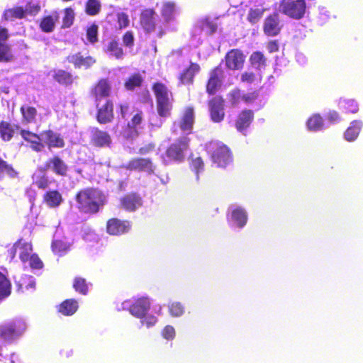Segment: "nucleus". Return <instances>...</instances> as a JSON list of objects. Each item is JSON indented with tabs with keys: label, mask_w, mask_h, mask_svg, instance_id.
<instances>
[{
	"label": "nucleus",
	"mask_w": 363,
	"mask_h": 363,
	"mask_svg": "<svg viewBox=\"0 0 363 363\" xmlns=\"http://www.w3.org/2000/svg\"><path fill=\"white\" fill-rule=\"evenodd\" d=\"M117 113L123 120L128 121L127 123L121 130V136L126 140H133L137 138L143 128L144 113L138 108L131 106L128 102L119 103L117 105Z\"/></svg>",
	"instance_id": "nucleus-1"
},
{
	"label": "nucleus",
	"mask_w": 363,
	"mask_h": 363,
	"mask_svg": "<svg viewBox=\"0 0 363 363\" xmlns=\"http://www.w3.org/2000/svg\"><path fill=\"white\" fill-rule=\"evenodd\" d=\"M74 200L77 208L81 213L94 215L105 205L106 199L98 188L86 187L77 192Z\"/></svg>",
	"instance_id": "nucleus-2"
},
{
	"label": "nucleus",
	"mask_w": 363,
	"mask_h": 363,
	"mask_svg": "<svg viewBox=\"0 0 363 363\" xmlns=\"http://www.w3.org/2000/svg\"><path fill=\"white\" fill-rule=\"evenodd\" d=\"M151 89L155 98L158 116L164 118L170 117L174 102L173 93L166 84L161 82L153 83Z\"/></svg>",
	"instance_id": "nucleus-3"
},
{
	"label": "nucleus",
	"mask_w": 363,
	"mask_h": 363,
	"mask_svg": "<svg viewBox=\"0 0 363 363\" xmlns=\"http://www.w3.org/2000/svg\"><path fill=\"white\" fill-rule=\"evenodd\" d=\"M190 139L182 136L169 145L162 155V162L168 165L171 162L180 163L184 161L186 152L189 148Z\"/></svg>",
	"instance_id": "nucleus-4"
},
{
	"label": "nucleus",
	"mask_w": 363,
	"mask_h": 363,
	"mask_svg": "<svg viewBox=\"0 0 363 363\" xmlns=\"http://www.w3.org/2000/svg\"><path fill=\"white\" fill-rule=\"evenodd\" d=\"M207 148L211 152V158L218 167L225 168L233 160V153L225 144L220 141L210 142Z\"/></svg>",
	"instance_id": "nucleus-5"
},
{
	"label": "nucleus",
	"mask_w": 363,
	"mask_h": 363,
	"mask_svg": "<svg viewBox=\"0 0 363 363\" xmlns=\"http://www.w3.org/2000/svg\"><path fill=\"white\" fill-rule=\"evenodd\" d=\"M279 9L284 15L299 20L306 13V2L305 0H281Z\"/></svg>",
	"instance_id": "nucleus-6"
},
{
	"label": "nucleus",
	"mask_w": 363,
	"mask_h": 363,
	"mask_svg": "<svg viewBox=\"0 0 363 363\" xmlns=\"http://www.w3.org/2000/svg\"><path fill=\"white\" fill-rule=\"evenodd\" d=\"M40 170L41 172L51 171L56 176L66 177L68 175L69 166L58 155H54L47 160Z\"/></svg>",
	"instance_id": "nucleus-7"
},
{
	"label": "nucleus",
	"mask_w": 363,
	"mask_h": 363,
	"mask_svg": "<svg viewBox=\"0 0 363 363\" xmlns=\"http://www.w3.org/2000/svg\"><path fill=\"white\" fill-rule=\"evenodd\" d=\"M209 116L213 123H221L225 116V99L220 95L213 96L208 101Z\"/></svg>",
	"instance_id": "nucleus-8"
},
{
	"label": "nucleus",
	"mask_w": 363,
	"mask_h": 363,
	"mask_svg": "<svg viewBox=\"0 0 363 363\" xmlns=\"http://www.w3.org/2000/svg\"><path fill=\"white\" fill-rule=\"evenodd\" d=\"M224 78V71L220 65L213 68L206 84V91L209 96H214L221 88Z\"/></svg>",
	"instance_id": "nucleus-9"
},
{
	"label": "nucleus",
	"mask_w": 363,
	"mask_h": 363,
	"mask_svg": "<svg viewBox=\"0 0 363 363\" xmlns=\"http://www.w3.org/2000/svg\"><path fill=\"white\" fill-rule=\"evenodd\" d=\"M156 11L152 8L145 9L140 13V25L145 33L151 34L156 30Z\"/></svg>",
	"instance_id": "nucleus-10"
},
{
	"label": "nucleus",
	"mask_w": 363,
	"mask_h": 363,
	"mask_svg": "<svg viewBox=\"0 0 363 363\" xmlns=\"http://www.w3.org/2000/svg\"><path fill=\"white\" fill-rule=\"evenodd\" d=\"M106 233L111 235H121L128 233L131 229V222L111 218L106 221Z\"/></svg>",
	"instance_id": "nucleus-11"
},
{
	"label": "nucleus",
	"mask_w": 363,
	"mask_h": 363,
	"mask_svg": "<svg viewBox=\"0 0 363 363\" xmlns=\"http://www.w3.org/2000/svg\"><path fill=\"white\" fill-rule=\"evenodd\" d=\"M96 121L100 124L111 123L114 119V104L111 99H106L101 106L96 103Z\"/></svg>",
	"instance_id": "nucleus-12"
},
{
	"label": "nucleus",
	"mask_w": 363,
	"mask_h": 363,
	"mask_svg": "<svg viewBox=\"0 0 363 363\" xmlns=\"http://www.w3.org/2000/svg\"><path fill=\"white\" fill-rule=\"evenodd\" d=\"M89 143L91 146L95 147H109L112 143V139L108 132L95 127L90 131Z\"/></svg>",
	"instance_id": "nucleus-13"
},
{
	"label": "nucleus",
	"mask_w": 363,
	"mask_h": 363,
	"mask_svg": "<svg viewBox=\"0 0 363 363\" xmlns=\"http://www.w3.org/2000/svg\"><path fill=\"white\" fill-rule=\"evenodd\" d=\"M124 168L130 171L145 172L149 174H153L155 166L149 158L137 157L128 161Z\"/></svg>",
	"instance_id": "nucleus-14"
},
{
	"label": "nucleus",
	"mask_w": 363,
	"mask_h": 363,
	"mask_svg": "<svg viewBox=\"0 0 363 363\" xmlns=\"http://www.w3.org/2000/svg\"><path fill=\"white\" fill-rule=\"evenodd\" d=\"M111 93V84L108 78L99 79L91 87V94L96 102L103 98H108Z\"/></svg>",
	"instance_id": "nucleus-15"
},
{
	"label": "nucleus",
	"mask_w": 363,
	"mask_h": 363,
	"mask_svg": "<svg viewBox=\"0 0 363 363\" xmlns=\"http://www.w3.org/2000/svg\"><path fill=\"white\" fill-rule=\"evenodd\" d=\"M282 27L279 14L274 12L265 18L263 31L266 35L273 37L280 33Z\"/></svg>",
	"instance_id": "nucleus-16"
},
{
	"label": "nucleus",
	"mask_w": 363,
	"mask_h": 363,
	"mask_svg": "<svg viewBox=\"0 0 363 363\" xmlns=\"http://www.w3.org/2000/svg\"><path fill=\"white\" fill-rule=\"evenodd\" d=\"M142 205V198L135 192L126 194L120 199V207L128 212L135 211Z\"/></svg>",
	"instance_id": "nucleus-17"
},
{
	"label": "nucleus",
	"mask_w": 363,
	"mask_h": 363,
	"mask_svg": "<svg viewBox=\"0 0 363 363\" xmlns=\"http://www.w3.org/2000/svg\"><path fill=\"white\" fill-rule=\"evenodd\" d=\"M245 60V56L239 49H232L228 51L225 57V65L231 70H237L242 68Z\"/></svg>",
	"instance_id": "nucleus-18"
},
{
	"label": "nucleus",
	"mask_w": 363,
	"mask_h": 363,
	"mask_svg": "<svg viewBox=\"0 0 363 363\" xmlns=\"http://www.w3.org/2000/svg\"><path fill=\"white\" fill-rule=\"evenodd\" d=\"M195 123V111L194 108L189 106L184 108L180 117L179 126L181 130L187 135L192 133L194 125Z\"/></svg>",
	"instance_id": "nucleus-19"
},
{
	"label": "nucleus",
	"mask_w": 363,
	"mask_h": 363,
	"mask_svg": "<svg viewBox=\"0 0 363 363\" xmlns=\"http://www.w3.org/2000/svg\"><path fill=\"white\" fill-rule=\"evenodd\" d=\"M66 59L76 69L81 67L89 69L96 62V60L94 57L90 55L84 57L80 52L69 55Z\"/></svg>",
	"instance_id": "nucleus-20"
},
{
	"label": "nucleus",
	"mask_w": 363,
	"mask_h": 363,
	"mask_svg": "<svg viewBox=\"0 0 363 363\" xmlns=\"http://www.w3.org/2000/svg\"><path fill=\"white\" fill-rule=\"evenodd\" d=\"M254 112L250 109L245 108L240 111L235 121V126L238 132L243 133L251 125L254 120Z\"/></svg>",
	"instance_id": "nucleus-21"
},
{
	"label": "nucleus",
	"mask_w": 363,
	"mask_h": 363,
	"mask_svg": "<svg viewBox=\"0 0 363 363\" xmlns=\"http://www.w3.org/2000/svg\"><path fill=\"white\" fill-rule=\"evenodd\" d=\"M201 67L198 63L191 62L187 67L179 74L178 79L184 85L193 84L195 76L200 72Z\"/></svg>",
	"instance_id": "nucleus-22"
},
{
	"label": "nucleus",
	"mask_w": 363,
	"mask_h": 363,
	"mask_svg": "<svg viewBox=\"0 0 363 363\" xmlns=\"http://www.w3.org/2000/svg\"><path fill=\"white\" fill-rule=\"evenodd\" d=\"M60 18V13L57 11H52L49 15L43 16L39 21L38 26L42 32L50 33L55 29L56 23Z\"/></svg>",
	"instance_id": "nucleus-23"
},
{
	"label": "nucleus",
	"mask_w": 363,
	"mask_h": 363,
	"mask_svg": "<svg viewBox=\"0 0 363 363\" xmlns=\"http://www.w3.org/2000/svg\"><path fill=\"white\" fill-rule=\"evenodd\" d=\"M41 135L45 137V143L49 149H60L65 146V141L62 136L51 129L43 130Z\"/></svg>",
	"instance_id": "nucleus-24"
},
{
	"label": "nucleus",
	"mask_w": 363,
	"mask_h": 363,
	"mask_svg": "<svg viewBox=\"0 0 363 363\" xmlns=\"http://www.w3.org/2000/svg\"><path fill=\"white\" fill-rule=\"evenodd\" d=\"M150 308V303L147 298H139L130 305L129 311L130 313L137 317L143 318L147 313Z\"/></svg>",
	"instance_id": "nucleus-25"
},
{
	"label": "nucleus",
	"mask_w": 363,
	"mask_h": 363,
	"mask_svg": "<svg viewBox=\"0 0 363 363\" xmlns=\"http://www.w3.org/2000/svg\"><path fill=\"white\" fill-rule=\"evenodd\" d=\"M20 129L17 124H12L11 122L1 120L0 121V138L3 142L11 141L16 133V130Z\"/></svg>",
	"instance_id": "nucleus-26"
},
{
	"label": "nucleus",
	"mask_w": 363,
	"mask_h": 363,
	"mask_svg": "<svg viewBox=\"0 0 363 363\" xmlns=\"http://www.w3.org/2000/svg\"><path fill=\"white\" fill-rule=\"evenodd\" d=\"M24 329L23 326L18 325L16 323H10L1 328L0 335L4 339L12 340L20 336Z\"/></svg>",
	"instance_id": "nucleus-27"
},
{
	"label": "nucleus",
	"mask_w": 363,
	"mask_h": 363,
	"mask_svg": "<svg viewBox=\"0 0 363 363\" xmlns=\"http://www.w3.org/2000/svg\"><path fill=\"white\" fill-rule=\"evenodd\" d=\"M20 113L21 115V123L23 125L36 122L38 113L35 107L28 104H23L20 108Z\"/></svg>",
	"instance_id": "nucleus-28"
},
{
	"label": "nucleus",
	"mask_w": 363,
	"mask_h": 363,
	"mask_svg": "<svg viewBox=\"0 0 363 363\" xmlns=\"http://www.w3.org/2000/svg\"><path fill=\"white\" fill-rule=\"evenodd\" d=\"M76 78L77 77H74L70 72L65 69H58L53 70L52 79L60 85L65 86H71Z\"/></svg>",
	"instance_id": "nucleus-29"
},
{
	"label": "nucleus",
	"mask_w": 363,
	"mask_h": 363,
	"mask_svg": "<svg viewBox=\"0 0 363 363\" xmlns=\"http://www.w3.org/2000/svg\"><path fill=\"white\" fill-rule=\"evenodd\" d=\"M104 52L116 60H122L125 56V52L117 39H111L104 48Z\"/></svg>",
	"instance_id": "nucleus-30"
},
{
	"label": "nucleus",
	"mask_w": 363,
	"mask_h": 363,
	"mask_svg": "<svg viewBox=\"0 0 363 363\" xmlns=\"http://www.w3.org/2000/svg\"><path fill=\"white\" fill-rule=\"evenodd\" d=\"M24 11L23 7L21 6H16L12 8L6 9L2 13L1 20L2 21L9 22L13 21L16 19H23Z\"/></svg>",
	"instance_id": "nucleus-31"
},
{
	"label": "nucleus",
	"mask_w": 363,
	"mask_h": 363,
	"mask_svg": "<svg viewBox=\"0 0 363 363\" xmlns=\"http://www.w3.org/2000/svg\"><path fill=\"white\" fill-rule=\"evenodd\" d=\"M43 201L50 208L58 207L63 201L62 194L57 190H49L43 196Z\"/></svg>",
	"instance_id": "nucleus-32"
},
{
	"label": "nucleus",
	"mask_w": 363,
	"mask_h": 363,
	"mask_svg": "<svg viewBox=\"0 0 363 363\" xmlns=\"http://www.w3.org/2000/svg\"><path fill=\"white\" fill-rule=\"evenodd\" d=\"M78 302L73 298L66 299L57 307V311L65 316L72 315L78 310Z\"/></svg>",
	"instance_id": "nucleus-33"
},
{
	"label": "nucleus",
	"mask_w": 363,
	"mask_h": 363,
	"mask_svg": "<svg viewBox=\"0 0 363 363\" xmlns=\"http://www.w3.org/2000/svg\"><path fill=\"white\" fill-rule=\"evenodd\" d=\"M362 125L360 121H353L345 132V138L350 142L354 140L359 134Z\"/></svg>",
	"instance_id": "nucleus-34"
},
{
	"label": "nucleus",
	"mask_w": 363,
	"mask_h": 363,
	"mask_svg": "<svg viewBox=\"0 0 363 363\" xmlns=\"http://www.w3.org/2000/svg\"><path fill=\"white\" fill-rule=\"evenodd\" d=\"M143 82V78L139 73H134L126 79L124 82V87L128 91H133L136 88H139L142 86Z\"/></svg>",
	"instance_id": "nucleus-35"
},
{
	"label": "nucleus",
	"mask_w": 363,
	"mask_h": 363,
	"mask_svg": "<svg viewBox=\"0 0 363 363\" xmlns=\"http://www.w3.org/2000/svg\"><path fill=\"white\" fill-rule=\"evenodd\" d=\"M18 291H28L29 289H34L35 287V281L32 276L24 275L16 281Z\"/></svg>",
	"instance_id": "nucleus-36"
},
{
	"label": "nucleus",
	"mask_w": 363,
	"mask_h": 363,
	"mask_svg": "<svg viewBox=\"0 0 363 363\" xmlns=\"http://www.w3.org/2000/svg\"><path fill=\"white\" fill-rule=\"evenodd\" d=\"M102 5L100 0H86L84 11L90 16H95L101 11Z\"/></svg>",
	"instance_id": "nucleus-37"
},
{
	"label": "nucleus",
	"mask_w": 363,
	"mask_h": 363,
	"mask_svg": "<svg viewBox=\"0 0 363 363\" xmlns=\"http://www.w3.org/2000/svg\"><path fill=\"white\" fill-rule=\"evenodd\" d=\"M340 108L345 113H356L358 110V104L354 99H342L339 101Z\"/></svg>",
	"instance_id": "nucleus-38"
},
{
	"label": "nucleus",
	"mask_w": 363,
	"mask_h": 363,
	"mask_svg": "<svg viewBox=\"0 0 363 363\" xmlns=\"http://www.w3.org/2000/svg\"><path fill=\"white\" fill-rule=\"evenodd\" d=\"M11 284L9 279L0 272V300H3L11 295Z\"/></svg>",
	"instance_id": "nucleus-39"
},
{
	"label": "nucleus",
	"mask_w": 363,
	"mask_h": 363,
	"mask_svg": "<svg viewBox=\"0 0 363 363\" xmlns=\"http://www.w3.org/2000/svg\"><path fill=\"white\" fill-rule=\"evenodd\" d=\"M250 62L256 69L264 68L267 65V59L260 51H255L250 57Z\"/></svg>",
	"instance_id": "nucleus-40"
},
{
	"label": "nucleus",
	"mask_w": 363,
	"mask_h": 363,
	"mask_svg": "<svg viewBox=\"0 0 363 363\" xmlns=\"http://www.w3.org/2000/svg\"><path fill=\"white\" fill-rule=\"evenodd\" d=\"M72 286L75 291L82 295H86L89 292V284L83 277H76L73 280Z\"/></svg>",
	"instance_id": "nucleus-41"
},
{
	"label": "nucleus",
	"mask_w": 363,
	"mask_h": 363,
	"mask_svg": "<svg viewBox=\"0 0 363 363\" xmlns=\"http://www.w3.org/2000/svg\"><path fill=\"white\" fill-rule=\"evenodd\" d=\"M63 13L61 28L63 29L70 28L73 25L75 18L74 9L72 7H67L63 10Z\"/></svg>",
	"instance_id": "nucleus-42"
},
{
	"label": "nucleus",
	"mask_w": 363,
	"mask_h": 363,
	"mask_svg": "<svg viewBox=\"0 0 363 363\" xmlns=\"http://www.w3.org/2000/svg\"><path fill=\"white\" fill-rule=\"evenodd\" d=\"M232 218L239 228H242L247 223V216L241 208H237L232 212Z\"/></svg>",
	"instance_id": "nucleus-43"
},
{
	"label": "nucleus",
	"mask_w": 363,
	"mask_h": 363,
	"mask_svg": "<svg viewBox=\"0 0 363 363\" xmlns=\"http://www.w3.org/2000/svg\"><path fill=\"white\" fill-rule=\"evenodd\" d=\"M175 11V4L173 2H165L161 10V15L166 22H169L174 19V13Z\"/></svg>",
	"instance_id": "nucleus-44"
},
{
	"label": "nucleus",
	"mask_w": 363,
	"mask_h": 363,
	"mask_svg": "<svg viewBox=\"0 0 363 363\" xmlns=\"http://www.w3.org/2000/svg\"><path fill=\"white\" fill-rule=\"evenodd\" d=\"M11 46L8 43H0V62H9L13 60Z\"/></svg>",
	"instance_id": "nucleus-45"
},
{
	"label": "nucleus",
	"mask_w": 363,
	"mask_h": 363,
	"mask_svg": "<svg viewBox=\"0 0 363 363\" xmlns=\"http://www.w3.org/2000/svg\"><path fill=\"white\" fill-rule=\"evenodd\" d=\"M41 11V6L38 2H34L33 1H28L25 8H23L24 16L26 18L27 16H35Z\"/></svg>",
	"instance_id": "nucleus-46"
},
{
	"label": "nucleus",
	"mask_w": 363,
	"mask_h": 363,
	"mask_svg": "<svg viewBox=\"0 0 363 363\" xmlns=\"http://www.w3.org/2000/svg\"><path fill=\"white\" fill-rule=\"evenodd\" d=\"M52 250L54 253L62 255L69 249V245L62 240H55L52 242Z\"/></svg>",
	"instance_id": "nucleus-47"
},
{
	"label": "nucleus",
	"mask_w": 363,
	"mask_h": 363,
	"mask_svg": "<svg viewBox=\"0 0 363 363\" xmlns=\"http://www.w3.org/2000/svg\"><path fill=\"white\" fill-rule=\"evenodd\" d=\"M264 12V9L260 8H250L247 16V20L251 24H255L258 23L263 16Z\"/></svg>",
	"instance_id": "nucleus-48"
},
{
	"label": "nucleus",
	"mask_w": 363,
	"mask_h": 363,
	"mask_svg": "<svg viewBox=\"0 0 363 363\" xmlns=\"http://www.w3.org/2000/svg\"><path fill=\"white\" fill-rule=\"evenodd\" d=\"M86 38L89 43L94 44L99 40V26L96 23H93L86 29Z\"/></svg>",
	"instance_id": "nucleus-49"
},
{
	"label": "nucleus",
	"mask_w": 363,
	"mask_h": 363,
	"mask_svg": "<svg viewBox=\"0 0 363 363\" xmlns=\"http://www.w3.org/2000/svg\"><path fill=\"white\" fill-rule=\"evenodd\" d=\"M307 125L309 130L317 131L323 125V118L320 115L315 114L308 118Z\"/></svg>",
	"instance_id": "nucleus-50"
},
{
	"label": "nucleus",
	"mask_w": 363,
	"mask_h": 363,
	"mask_svg": "<svg viewBox=\"0 0 363 363\" xmlns=\"http://www.w3.org/2000/svg\"><path fill=\"white\" fill-rule=\"evenodd\" d=\"M123 45L129 49H132L135 45V35L132 30L125 31L122 35Z\"/></svg>",
	"instance_id": "nucleus-51"
},
{
	"label": "nucleus",
	"mask_w": 363,
	"mask_h": 363,
	"mask_svg": "<svg viewBox=\"0 0 363 363\" xmlns=\"http://www.w3.org/2000/svg\"><path fill=\"white\" fill-rule=\"evenodd\" d=\"M117 23H118V28L119 30H123L129 26L130 20L129 16L126 13L119 12L116 14Z\"/></svg>",
	"instance_id": "nucleus-52"
},
{
	"label": "nucleus",
	"mask_w": 363,
	"mask_h": 363,
	"mask_svg": "<svg viewBox=\"0 0 363 363\" xmlns=\"http://www.w3.org/2000/svg\"><path fill=\"white\" fill-rule=\"evenodd\" d=\"M228 99L232 106H236L242 99L241 91L238 88H235L230 91L228 94Z\"/></svg>",
	"instance_id": "nucleus-53"
},
{
	"label": "nucleus",
	"mask_w": 363,
	"mask_h": 363,
	"mask_svg": "<svg viewBox=\"0 0 363 363\" xmlns=\"http://www.w3.org/2000/svg\"><path fill=\"white\" fill-rule=\"evenodd\" d=\"M169 312L172 316L179 317L184 313V307L180 302H174L169 306Z\"/></svg>",
	"instance_id": "nucleus-54"
},
{
	"label": "nucleus",
	"mask_w": 363,
	"mask_h": 363,
	"mask_svg": "<svg viewBox=\"0 0 363 363\" xmlns=\"http://www.w3.org/2000/svg\"><path fill=\"white\" fill-rule=\"evenodd\" d=\"M29 265L33 269H41L44 264L37 254H33L29 259Z\"/></svg>",
	"instance_id": "nucleus-55"
},
{
	"label": "nucleus",
	"mask_w": 363,
	"mask_h": 363,
	"mask_svg": "<svg viewBox=\"0 0 363 363\" xmlns=\"http://www.w3.org/2000/svg\"><path fill=\"white\" fill-rule=\"evenodd\" d=\"M33 184L39 189H45L48 187L50 184V182L48 178L45 175H42L37 177L35 180L33 182Z\"/></svg>",
	"instance_id": "nucleus-56"
},
{
	"label": "nucleus",
	"mask_w": 363,
	"mask_h": 363,
	"mask_svg": "<svg viewBox=\"0 0 363 363\" xmlns=\"http://www.w3.org/2000/svg\"><path fill=\"white\" fill-rule=\"evenodd\" d=\"M191 168L198 174L200 171L203 169L204 163L201 157H197L193 159L190 163Z\"/></svg>",
	"instance_id": "nucleus-57"
},
{
	"label": "nucleus",
	"mask_w": 363,
	"mask_h": 363,
	"mask_svg": "<svg viewBox=\"0 0 363 363\" xmlns=\"http://www.w3.org/2000/svg\"><path fill=\"white\" fill-rule=\"evenodd\" d=\"M19 133L21 138L27 143H29L31 140L38 139V134L26 129H20Z\"/></svg>",
	"instance_id": "nucleus-58"
},
{
	"label": "nucleus",
	"mask_w": 363,
	"mask_h": 363,
	"mask_svg": "<svg viewBox=\"0 0 363 363\" xmlns=\"http://www.w3.org/2000/svg\"><path fill=\"white\" fill-rule=\"evenodd\" d=\"M29 143L30 144V148L36 152H39L43 151L45 148L44 143L41 141L40 135H38V139L31 140Z\"/></svg>",
	"instance_id": "nucleus-59"
},
{
	"label": "nucleus",
	"mask_w": 363,
	"mask_h": 363,
	"mask_svg": "<svg viewBox=\"0 0 363 363\" xmlns=\"http://www.w3.org/2000/svg\"><path fill=\"white\" fill-rule=\"evenodd\" d=\"M202 28L208 31L210 34H212L216 31L217 25L212 21L205 19L202 22Z\"/></svg>",
	"instance_id": "nucleus-60"
},
{
	"label": "nucleus",
	"mask_w": 363,
	"mask_h": 363,
	"mask_svg": "<svg viewBox=\"0 0 363 363\" xmlns=\"http://www.w3.org/2000/svg\"><path fill=\"white\" fill-rule=\"evenodd\" d=\"M259 96L257 91H254L252 92H250L245 94L242 95V100L249 104L253 103L255 100L257 99Z\"/></svg>",
	"instance_id": "nucleus-61"
},
{
	"label": "nucleus",
	"mask_w": 363,
	"mask_h": 363,
	"mask_svg": "<svg viewBox=\"0 0 363 363\" xmlns=\"http://www.w3.org/2000/svg\"><path fill=\"white\" fill-rule=\"evenodd\" d=\"M162 336L167 340H172L175 337L174 328L171 325H167L162 330Z\"/></svg>",
	"instance_id": "nucleus-62"
},
{
	"label": "nucleus",
	"mask_w": 363,
	"mask_h": 363,
	"mask_svg": "<svg viewBox=\"0 0 363 363\" xmlns=\"http://www.w3.org/2000/svg\"><path fill=\"white\" fill-rule=\"evenodd\" d=\"M155 149V144L153 143H150L146 144L144 146L140 147L138 150V153L140 155H147V154L154 151Z\"/></svg>",
	"instance_id": "nucleus-63"
},
{
	"label": "nucleus",
	"mask_w": 363,
	"mask_h": 363,
	"mask_svg": "<svg viewBox=\"0 0 363 363\" xmlns=\"http://www.w3.org/2000/svg\"><path fill=\"white\" fill-rule=\"evenodd\" d=\"M255 78V75L252 72H245L241 74V81L242 82L252 83Z\"/></svg>",
	"instance_id": "nucleus-64"
}]
</instances>
